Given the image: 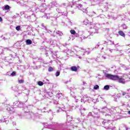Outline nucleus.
I'll list each match as a JSON object with an SVG mask.
<instances>
[{
	"mask_svg": "<svg viewBox=\"0 0 130 130\" xmlns=\"http://www.w3.org/2000/svg\"><path fill=\"white\" fill-rule=\"evenodd\" d=\"M44 127L46 128H49V129L53 130H63L66 125L63 123H59L57 122H54L51 124H48L47 123H43Z\"/></svg>",
	"mask_w": 130,
	"mask_h": 130,
	"instance_id": "f257e3e1",
	"label": "nucleus"
},
{
	"mask_svg": "<svg viewBox=\"0 0 130 130\" xmlns=\"http://www.w3.org/2000/svg\"><path fill=\"white\" fill-rule=\"evenodd\" d=\"M24 106V103L22 102L16 101L13 103V107H11L10 106H6L7 107L6 108L7 110L8 111H10V113H14L15 112V110L14 108H16V107H23Z\"/></svg>",
	"mask_w": 130,
	"mask_h": 130,
	"instance_id": "f03ea898",
	"label": "nucleus"
},
{
	"mask_svg": "<svg viewBox=\"0 0 130 130\" xmlns=\"http://www.w3.org/2000/svg\"><path fill=\"white\" fill-rule=\"evenodd\" d=\"M100 112H101V113H105V116H107V115H109L110 116H111V114H113V113H115V112H116V110L114 109V108H112L110 109L105 107L103 108L100 111Z\"/></svg>",
	"mask_w": 130,
	"mask_h": 130,
	"instance_id": "7ed1b4c3",
	"label": "nucleus"
},
{
	"mask_svg": "<svg viewBox=\"0 0 130 130\" xmlns=\"http://www.w3.org/2000/svg\"><path fill=\"white\" fill-rule=\"evenodd\" d=\"M44 4H42V5L38 7H29V11L34 13H37V12H41V13H43L45 11V8H44Z\"/></svg>",
	"mask_w": 130,
	"mask_h": 130,
	"instance_id": "20e7f679",
	"label": "nucleus"
},
{
	"mask_svg": "<svg viewBox=\"0 0 130 130\" xmlns=\"http://www.w3.org/2000/svg\"><path fill=\"white\" fill-rule=\"evenodd\" d=\"M104 75L105 77L107 78V79H109V80H112L113 81H116V79H118V78L117 75H113L106 73H105Z\"/></svg>",
	"mask_w": 130,
	"mask_h": 130,
	"instance_id": "39448f33",
	"label": "nucleus"
},
{
	"mask_svg": "<svg viewBox=\"0 0 130 130\" xmlns=\"http://www.w3.org/2000/svg\"><path fill=\"white\" fill-rule=\"evenodd\" d=\"M89 29H90V35H93V34H95V33H98V27L95 26V24L89 26Z\"/></svg>",
	"mask_w": 130,
	"mask_h": 130,
	"instance_id": "423d86ee",
	"label": "nucleus"
},
{
	"mask_svg": "<svg viewBox=\"0 0 130 130\" xmlns=\"http://www.w3.org/2000/svg\"><path fill=\"white\" fill-rule=\"evenodd\" d=\"M93 114L92 115V117L94 118H100V115L98 114V109H94L92 110Z\"/></svg>",
	"mask_w": 130,
	"mask_h": 130,
	"instance_id": "0eeeda50",
	"label": "nucleus"
},
{
	"mask_svg": "<svg viewBox=\"0 0 130 130\" xmlns=\"http://www.w3.org/2000/svg\"><path fill=\"white\" fill-rule=\"evenodd\" d=\"M71 8H73L74 9H76V8H77L78 10H80L81 11L83 10V5L82 4H78L76 5V4L73 3L72 5H71Z\"/></svg>",
	"mask_w": 130,
	"mask_h": 130,
	"instance_id": "6e6552de",
	"label": "nucleus"
},
{
	"mask_svg": "<svg viewBox=\"0 0 130 130\" xmlns=\"http://www.w3.org/2000/svg\"><path fill=\"white\" fill-rule=\"evenodd\" d=\"M92 6H95V5H98L101 4V2H103L104 0H89Z\"/></svg>",
	"mask_w": 130,
	"mask_h": 130,
	"instance_id": "1a4fd4ad",
	"label": "nucleus"
},
{
	"mask_svg": "<svg viewBox=\"0 0 130 130\" xmlns=\"http://www.w3.org/2000/svg\"><path fill=\"white\" fill-rule=\"evenodd\" d=\"M28 20H30V21H36V15L34 13H32L31 15H29L26 17Z\"/></svg>",
	"mask_w": 130,
	"mask_h": 130,
	"instance_id": "9d476101",
	"label": "nucleus"
},
{
	"mask_svg": "<svg viewBox=\"0 0 130 130\" xmlns=\"http://www.w3.org/2000/svg\"><path fill=\"white\" fill-rule=\"evenodd\" d=\"M118 78L116 79V81H118V83L120 84H125V80L124 79L119 77L118 75H117Z\"/></svg>",
	"mask_w": 130,
	"mask_h": 130,
	"instance_id": "9b49d317",
	"label": "nucleus"
},
{
	"mask_svg": "<svg viewBox=\"0 0 130 130\" xmlns=\"http://www.w3.org/2000/svg\"><path fill=\"white\" fill-rule=\"evenodd\" d=\"M50 44L53 46H56L58 44V41L55 40L51 39L50 41Z\"/></svg>",
	"mask_w": 130,
	"mask_h": 130,
	"instance_id": "f8f14e48",
	"label": "nucleus"
},
{
	"mask_svg": "<svg viewBox=\"0 0 130 130\" xmlns=\"http://www.w3.org/2000/svg\"><path fill=\"white\" fill-rule=\"evenodd\" d=\"M54 104L57 105V108H59V109H60L61 110H63V109L65 108L63 105H59L57 102H55Z\"/></svg>",
	"mask_w": 130,
	"mask_h": 130,
	"instance_id": "ddd939ff",
	"label": "nucleus"
},
{
	"mask_svg": "<svg viewBox=\"0 0 130 130\" xmlns=\"http://www.w3.org/2000/svg\"><path fill=\"white\" fill-rule=\"evenodd\" d=\"M78 69H80V67L78 66H72L71 67L70 70L72 72H77L78 71Z\"/></svg>",
	"mask_w": 130,
	"mask_h": 130,
	"instance_id": "4468645a",
	"label": "nucleus"
},
{
	"mask_svg": "<svg viewBox=\"0 0 130 130\" xmlns=\"http://www.w3.org/2000/svg\"><path fill=\"white\" fill-rule=\"evenodd\" d=\"M104 44H107V45H114V42L112 41L107 40V41H105Z\"/></svg>",
	"mask_w": 130,
	"mask_h": 130,
	"instance_id": "2eb2a0df",
	"label": "nucleus"
},
{
	"mask_svg": "<svg viewBox=\"0 0 130 130\" xmlns=\"http://www.w3.org/2000/svg\"><path fill=\"white\" fill-rule=\"evenodd\" d=\"M84 23L85 25H88V26H91L92 25H94V23H93L92 22H89V20L88 19L85 20L84 21Z\"/></svg>",
	"mask_w": 130,
	"mask_h": 130,
	"instance_id": "dca6fc26",
	"label": "nucleus"
},
{
	"mask_svg": "<svg viewBox=\"0 0 130 130\" xmlns=\"http://www.w3.org/2000/svg\"><path fill=\"white\" fill-rule=\"evenodd\" d=\"M17 74V73L15 71L12 72V73L11 74L9 72H7L6 74V76H11V77H15V76H16V75Z\"/></svg>",
	"mask_w": 130,
	"mask_h": 130,
	"instance_id": "f3484780",
	"label": "nucleus"
},
{
	"mask_svg": "<svg viewBox=\"0 0 130 130\" xmlns=\"http://www.w3.org/2000/svg\"><path fill=\"white\" fill-rule=\"evenodd\" d=\"M2 9L4 11H9L10 9H11V7H10V6L7 5H5L4 7H2Z\"/></svg>",
	"mask_w": 130,
	"mask_h": 130,
	"instance_id": "a211bd4d",
	"label": "nucleus"
},
{
	"mask_svg": "<svg viewBox=\"0 0 130 130\" xmlns=\"http://www.w3.org/2000/svg\"><path fill=\"white\" fill-rule=\"evenodd\" d=\"M55 6H56V2H52L49 5V7L50 8H54V7H55Z\"/></svg>",
	"mask_w": 130,
	"mask_h": 130,
	"instance_id": "6ab92c4d",
	"label": "nucleus"
},
{
	"mask_svg": "<svg viewBox=\"0 0 130 130\" xmlns=\"http://www.w3.org/2000/svg\"><path fill=\"white\" fill-rule=\"evenodd\" d=\"M122 96H124V95H125V98L126 99H129L130 93H126L125 92H123L122 93Z\"/></svg>",
	"mask_w": 130,
	"mask_h": 130,
	"instance_id": "aec40b11",
	"label": "nucleus"
},
{
	"mask_svg": "<svg viewBox=\"0 0 130 130\" xmlns=\"http://www.w3.org/2000/svg\"><path fill=\"white\" fill-rule=\"evenodd\" d=\"M76 108L79 109V110L80 111L81 114L83 113V111H85V108H83V106H78L76 107Z\"/></svg>",
	"mask_w": 130,
	"mask_h": 130,
	"instance_id": "412c9836",
	"label": "nucleus"
},
{
	"mask_svg": "<svg viewBox=\"0 0 130 130\" xmlns=\"http://www.w3.org/2000/svg\"><path fill=\"white\" fill-rule=\"evenodd\" d=\"M88 99L87 98H85V97L83 96L81 98L80 101L82 103L85 104V103L87 102L88 101Z\"/></svg>",
	"mask_w": 130,
	"mask_h": 130,
	"instance_id": "4be33fe9",
	"label": "nucleus"
},
{
	"mask_svg": "<svg viewBox=\"0 0 130 130\" xmlns=\"http://www.w3.org/2000/svg\"><path fill=\"white\" fill-rule=\"evenodd\" d=\"M5 49H9V48H4L3 47H0V55L2 54H4V51Z\"/></svg>",
	"mask_w": 130,
	"mask_h": 130,
	"instance_id": "5701e85b",
	"label": "nucleus"
},
{
	"mask_svg": "<svg viewBox=\"0 0 130 130\" xmlns=\"http://www.w3.org/2000/svg\"><path fill=\"white\" fill-rule=\"evenodd\" d=\"M57 98L58 99H62L63 98V95H62V93L58 92L56 95Z\"/></svg>",
	"mask_w": 130,
	"mask_h": 130,
	"instance_id": "b1692460",
	"label": "nucleus"
},
{
	"mask_svg": "<svg viewBox=\"0 0 130 130\" xmlns=\"http://www.w3.org/2000/svg\"><path fill=\"white\" fill-rule=\"evenodd\" d=\"M118 34L120 35V36H122V37H125V34H124V32L121 30H119L118 31Z\"/></svg>",
	"mask_w": 130,
	"mask_h": 130,
	"instance_id": "393cba45",
	"label": "nucleus"
},
{
	"mask_svg": "<svg viewBox=\"0 0 130 130\" xmlns=\"http://www.w3.org/2000/svg\"><path fill=\"white\" fill-rule=\"evenodd\" d=\"M26 45H30L32 44V40L27 39L25 41Z\"/></svg>",
	"mask_w": 130,
	"mask_h": 130,
	"instance_id": "a878e982",
	"label": "nucleus"
},
{
	"mask_svg": "<svg viewBox=\"0 0 130 130\" xmlns=\"http://www.w3.org/2000/svg\"><path fill=\"white\" fill-rule=\"evenodd\" d=\"M94 60H93L92 58H88L86 60V62H87L88 63H93V61Z\"/></svg>",
	"mask_w": 130,
	"mask_h": 130,
	"instance_id": "bb28decb",
	"label": "nucleus"
},
{
	"mask_svg": "<svg viewBox=\"0 0 130 130\" xmlns=\"http://www.w3.org/2000/svg\"><path fill=\"white\" fill-rule=\"evenodd\" d=\"M42 18H45L46 20H48L50 19V17L49 16V14H47L43 16Z\"/></svg>",
	"mask_w": 130,
	"mask_h": 130,
	"instance_id": "cd10ccee",
	"label": "nucleus"
},
{
	"mask_svg": "<svg viewBox=\"0 0 130 130\" xmlns=\"http://www.w3.org/2000/svg\"><path fill=\"white\" fill-rule=\"evenodd\" d=\"M67 121H69V122H70V121H72V120H73V117L70 116V115H67Z\"/></svg>",
	"mask_w": 130,
	"mask_h": 130,
	"instance_id": "c85d7f7f",
	"label": "nucleus"
},
{
	"mask_svg": "<svg viewBox=\"0 0 130 130\" xmlns=\"http://www.w3.org/2000/svg\"><path fill=\"white\" fill-rule=\"evenodd\" d=\"M110 88V86H109V85H107L104 87V90H105V91H108Z\"/></svg>",
	"mask_w": 130,
	"mask_h": 130,
	"instance_id": "c756f323",
	"label": "nucleus"
},
{
	"mask_svg": "<svg viewBox=\"0 0 130 130\" xmlns=\"http://www.w3.org/2000/svg\"><path fill=\"white\" fill-rule=\"evenodd\" d=\"M116 49H110V48H107V51H109V52H110L111 53H112V52H113L114 50H116ZM116 51H117V50H116Z\"/></svg>",
	"mask_w": 130,
	"mask_h": 130,
	"instance_id": "7c9ffc66",
	"label": "nucleus"
},
{
	"mask_svg": "<svg viewBox=\"0 0 130 130\" xmlns=\"http://www.w3.org/2000/svg\"><path fill=\"white\" fill-rule=\"evenodd\" d=\"M39 111L38 112V113H41L42 112L44 113V112H46V111L44 110H46V108L44 107L43 110L39 109Z\"/></svg>",
	"mask_w": 130,
	"mask_h": 130,
	"instance_id": "2f4dec72",
	"label": "nucleus"
},
{
	"mask_svg": "<svg viewBox=\"0 0 130 130\" xmlns=\"http://www.w3.org/2000/svg\"><path fill=\"white\" fill-rule=\"evenodd\" d=\"M41 26L42 29H44V30H46V31L47 30V28H46V26H45V24L44 23H42Z\"/></svg>",
	"mask_w": 130,
	"mask_h": 130,
	"instance_id": "473e14b6",
	"label": "nucleus"
},
{
	"mask_svg": "<svg viewBox=\"0 0 130 130\" xmlns=\"http://www.w3.org/2000/svg\"><path fill=\"white\" fill-rule=\"evenodd\" d=\"M70 33H71V34H72V35H75L76 30H75L74 29H71L70 30Z\"/></svg>",
	"mask_w": 130,
	"mask_h": 130,
	"instance_id": "72a5a7b5",
	"label": "nucleus"
},
{
	"mask_svg": "<svg viewBox=\"0 0 130 130\" xmlns=\"http://www.w3.org/2000/svg\"><path fill=\"white\" fill-rule=\"evenodd\" d=\"M56 34L59 35V36H62V32L59 30L56 31Z\"/></svg>",
	"mask_w": 130,
	"mask_h": 130,
	"instance_id": "f704fd0d",
	"label": "nucleus"
},
{
	"mask_svg": "<svg viewBox=\"0 0 130 130\" xmlns=\"http://www.w3.org/2000/svg\"><path fill=\"white\" fill-rule=\"evenodd\" d=\"M121 27H122V29H123V30H125V29H127V26H126V25H125V24H122V25H121Z\"/></svg>",
	"mask_w": 130,
	"mask_h": 130,
	"instance_id": "c9c22d12",
	"label": "nucleus"
},
{
	"mask_svg": "<svg viewBox=\"0 0 130 130\" xmlns=\"http://www.w3.org/2000/svg\"><path fill=\"white\" fill-rule=\"evenodd\" d=\"M44 84V83L42 81H38V85H39V86H43Z\"/></svg>",
	"mask_w": 130,
	"mask_h": 130,
	"instance_id": "e433bc0d",
	"label": "nucleus"
},
{
	"mask_svg": "<svg viewBox=\"0 0 130 130\" xmlns=\"http://www.w3.org/2000/svg\"><path fill=\"white\" fill-rule=\"evenodd\" d=\"M93 89L94 90H98V89H99V85L97 84L95 85L93 87Z\"/></svg>",
	"mask_w": 130,
	"mask_h": 130,
	"instance_id": "4c0bfd02",
	"label": "nucleus"
},
{
	"mask_svg": "<svg viewBox=\"0 0 130 130\" xmlns=\"http://www.w3.org/2000/svg\"><path fill=\"white\" fill-rule=\"evenodd\" d=\"M15 29L16 30H17V31H20V30H21V26L20 25L17 26L15 27Z\"/></svg>",
	"mask_w": 130,
	"mask_h": 130,
	"instance_id": "58836bf2",
	"label": "nucleus"
},
{
	"mask_svg": "<svg viewBox=\"0 0 130 130\" xmlns=\"http://www.w3.org/2000/svg\"><path fill=\"white\" fill-rule=\"evenodd\" d=\"M19 84H24V80L23 79H19L18 80Z\"/></svg>",
	"mask_w": 130,
	"mask_h": 130,
	"instance_id": "ea45409f",
	"label": "nucleus"
},
{
	"mask_svg": "<svg viewBox=\"0 0 130 130\" xmlns=\"http://www.w3.org/2000/svg\"><path fill=\"white\" fill-rule=\"evenodd\" d=\"M104 9L105 12H106L107 11V9H108V5L107 4L105 5Z\"/></svg>",
	"mask_w": 130,
	"mask_h": 130,
	"instance_id": "a19ab883",
	"label": "nucleus"
},
{
	"mask_svg": "<svg viewBox=\"0 0 130 130\" xmlns=\"http://www.w3.org/2000/svg\"><path fill=\"white\" fill-rule=\"evenodd\" d=\"M53 68L51 67H49L48 68V72H53Z\"/></svg>",
	"mask_w": 130,
	"mask_h": 130,
	"instance_id": "79ce46f5",
	"label": "nucleus"
},
{
	"mask_svg": "<svg viewBox=\"0 0 130 130\" xmlns=\"http://www.w3.org/2000/svg\"><path fill=\"white\" fill-rule=\"evenodd\" d=\"M82 38L83 39H87V38H88V39H90L91 38H90V36H82Z\"/></svg>",
	"mask_w": 130,
	"mask_h": 130,
	"instance_id": "37998d69",
	"label": "nucleus"
},
{
	"mask_svg": "<svg viewBox=\"0 0 130 130\" xmlns=\"http://www.w3.org/2000/svg\"><path fill=\"white\" fill-rule=\"evenodd\" d=\"M61 15H62V16H68V12H62V13H61Z\"/></svg>",
	"mask_w": 130,
	"mask_h": 130,
	"instance_id": "c03bdc74",
	"label": "nucleus"
},
{
	"mask_svg": "<svg viewBox=\"0 0 130 130\" xmlns=\"http://www.w3.org/2000/svg\"><path fill=\"white\" fill-rule=\"evenodd\" d=\"M106 58H107V56H106V55H104L102 56V57H101L102 59L105 60V59H106Z\"/></svg>",
	"mask_w": 130,
	"mask_h": 130,
	"instance_id": "a18cd8bd",
	"label": "nucleus"
},
{
	"mask_svg": "<svg viewBox=\"0 0 130 130\" xmlns=\"http://www.w3.org/2000/svg\"><path fill=\"white\" fill-rule=\"evenodd\" d=\"M123 68H124V70H125V71H127V70H129V67L127 66H123Z\"/></svg>",
	"mask_w": 130,
	"mask_h": 130,
	"instance_id": "49530a36",
	"label": "nucleus"
},
{
	"mask_svg": "<svg viewBox=\"0 0 130 130\" xmlns=\"http://www.w3.org/2000/svg\"><path fill=\"white\" fill-rule=\"evenodd\" d=\"M56 11L57 12V13H58V14H60L61 15L62 14V12H61V10H60L58 8H57L56 9Z\"/></svg>",
	"mask_w": 130,
	"mask_h": 130,
	"instance_id": "de8ad7c7",
	"label": "nucleus"
},
{
	"mask_svg": "<svg viewBox=\"0 0 130 130\" xmlns=\"http://www.w3.org/2000/svg\"><path fill=\"white\" fill-rule=\"evenodd\" d=\"M83 97H84L85 98H88V99H90V100H92V98H91L89 96H88V95L86 94V95H84V96H83Z\"/></svg>",
	"mask_w": 130,
	"mask_h": 130,
	"instance_id": "09e8293b",
	"label": "nucleus"
},
{
	"mask_svg": "<svg viewBox=\"0 0 130 130\" xmlns=\"http://www.w3.org/2000/svg\"><path fill=\"white\" fill-rule=\"evenodd\" d=\"M108 19H110V18H112L113 20H116V17H113L112 16H110V15H108L107 16Z\"/></svg>",
	"mask_w": 130,
	"mask_h": 130,
	"instance_id": "8fccbe9b",
	"label": "nucleus"
},
{
	"mask_svg": "<svg viewBox=\"0 0 130 130\" xmlns=\"http://www.w3.org/2000/svg\"><path fill=\"white\" fill-rule=\"evenodd\" d=\"M61 6L62 7H68V6H69V4L67 3H63V4H62Z\"/></svg>",
	"mask_w": 130,
	"mask_h": 130,
	"instance_id": "3c124183",
	"label": "nucleus"
},
{
	"mask_svg": "<svg viewBox=\"0 0 130 130\" xmlns=\"http://www.w3.org/2000/svg\"><path fill=\"white\" fill-rule=\"evenodd\" d=\"M81 11H82L83 13H85V14H87V13H88V11H87V9L82 8V10Z\"/></svg>",
	"mask_w": 130,
	"mask_h": 130,
	"instance_id": "603ef678",
	"label": "nucleus"
},
{
	"mask_svg": "<svg viewBox=\"0 0 130 130\" xmlns=\"http://www.w3.org/2000/svg\"><path fill=\"white\" fill-rule=\"evenodd\" d=\"M91 16L92 17L94 16V17H96V13H95V12L93 11L91 14Z\"/></svg>",
	"mask_w": 130,
	"mask_h": 130,
	"instance_id": "864d4df0",
	"label": "nucleus"
},
{
	"mask_svg": "<svg viewBox=\"0 0 130 130\" xmlns=\"http://www.w3.org/2000/svg\"><path fill=\"white\" fill-rule=\"evenodd\" d=\"M6 119H7V118H5V117H3V118L1 120V122H5V121H6Z\"/></svg>",
	"mask_w": 130,
	"mask_h": 130,
	"instance_id": "5fc2aeb1",
	"label": "nucleus"
},
{
	"mask_svg": "<svg viewBox=\"0 0 130 130\" xmlns=\"http://www.w3.org/2000/svg\"><path fill=\"white\" fill-rule=\"evenodd\" d=\"M60 75V72L59 71H57L55 74L56 77H58Z\"/></svg>",
	"mask_w": 130,
	"mask_h": 130,
	"instance_id": "6e6d98bb",
	"label": "nucleus"
},
{
	"mask_svg": "<svg viewBox=\"0 0 130 130\" xmlns=\"http://www.w3.org/2000/svg\"><path fill=\"white\" fill-rule=\"evenodd\" d=\"M90 116H92L93 117V114H92V112H90L88 115H87V117H90Z\"/></svg>",
	"mask_w": 130,
	"mask_h": 130,
	"instance_id": "4d7b16f0",
	"label": "nucleus"
},
{
	"mask_svg": "<svg viewBox=\"0 0 130 130\" xmlns=\"http://www.w3.org/2000/svg\"><path fill=\"white\" fill-rule=\"evenodd\" d=\"M38 60H40L41 62H43L44 60L42 58H38Z\"/></svg>",
	"mask_w": 130,
	"mask_h": 130,
	"instance_id": "13d9d810",
	"label": "nucleus"
},
{
	"mask_svg": "<svg viewBox=\"0 0 130 130\" xmlns=\"http://www.w3.org/2000/svg\"><path fill=\"white\" fill-rule=\"evenodd\" d=\"M40 68H41V67L40 66V65L39 66H37L35 68H34V70H36L37 69H40Z\"/></svg>",
	"mask_w": 130,
	"mask_h": 130,
	"instance_id": "bf43d9fd",
	"label": "nucleus"
},
{
	"mask_svg": "<svg viewBox=\"0 0 130 130\" xmlns=\"http://www.w3.org/2000/svg\"><path fill=\"white\" fill-rule=\"evenodd\" d=\"M17 15H14L13 16L12 19H17L18 18V14H16Z\"/></svg>",
	"mask_w": 130,
	"mask_h": 130,
	"instance_id": "052dcab7",
	"label": "nucleus"
},
{
	"mask_svg": "<svg viewBox=\"0 0 130 130\" xmlns=\"http://www.w3.org/2000/svg\"><path fill=\"white\" fill-rule=\"evenodd\" d=\"M6 124H9V120H7V119L5 120Z\"/></svg>",
	"mask_w": 130,
	"mask_h": 130,
	"instance_id": "680f3d73",
	"label": "nucleus"
},
{
	"mask_svg": "<svg viewBox=\"0 0 130 130\" xmlns=\"http://www.w3.org/2000/svg\"><path fill=\"white\" fill-rule=\"evenodd\" d=\"M28 108H29V107H25V108H24L23 110H24V111H25V110H28Z\"/></svg>",
	"mask_w": 130,
	"mask_h": 130,
	"instance_id": "e2e57ef3",
	"label": "nucleus"
},
{
	"mask_svg": "<svg viewBox=\"0 0 130 130\" xmlns=\"http://www.w3.org/2000/svg\"><path fill=\"white\" fill-rule=\"evenodd\" d=\"M1 37L3 39H4V40H7V39H8L6 38V37H3V36H2Z\"/></svg>",
	"mask_w": 130,
	"mask_h": 130,
	"instance_id": "0e129e2a",
	"label": "nucleus"
},
{
	"mask_svg": "<svg viewBox=\"0 0 130 130\" xmlns=\"http://www.w3.org/2000/svg\"><path fill=\"white\" fill-rule=\"evenodd\" d=\"M99 46H100V45L98 44V45H96L95 46V48H98V47H99Z\"/></svg>",
	"mask_w": 130,
	"mask_h": 130,
	"instance_id": "69168bd1",
	"label": "nucleus"
},
{
	"mask_svg": "<svg viewBox=\"0 0 130 130\" xmlns=\"http://www.w3.org/2000/svg\"><path fill=\"white\" fill-rule=\"evenodd\" d=\"M106 123V122H105V121H102V124H104V125H105Z\"/></svg>",
	"mask_w": 130,
	"mask_h": 130,
	"instance_id": "338daca9",
	"label": "nucleus"
},
{
	"mask_svg": "<svg viewBox=\"0 0 130 130\" xmlns=\"http://www.w3.org/2000/svg\"><path fill=\"white\" fill-rule=\"evenodd\" d=\"M120 9H122V8H124V5H122L120 6Z\"/></svg>",
	"mask_w": 130,
	"mask_h": 130,
	"instance_id": "774afa93",
	"label": "nucleus"
}]
</instances>
